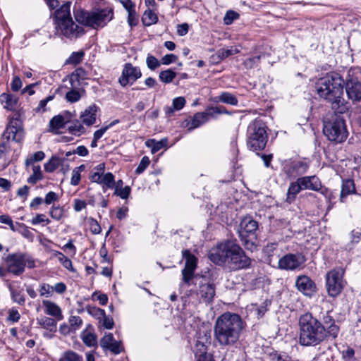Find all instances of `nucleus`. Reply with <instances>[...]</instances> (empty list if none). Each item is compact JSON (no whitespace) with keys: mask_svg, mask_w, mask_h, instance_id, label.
Masks as SVG:
<instances>
[{"mask_svg":"<svg viewBox=\"0 0 361 361\" xmlns=\"http://www.w3.org/2000/svg\"><path fill=\"white\" fill-rule=\"evenodd\" d=\"M244 329L240 315L229 312L219 316L214 326V336L219 345L231 347L239 341Z\"/></svg>","mask_w":361,"mask_h":361,"instance_id":"f257e3e1","label":"nucleus"},{"mask_svg":"<svg viewBox=\"0 0 361 361\" xmlns=\"http://www.w3.org/2000/svg\"><path fill=\"white\" fill-rule=\"evenodd\" d=\"M209 259L219 265L226 264L232 270L246 269L251 264L243 250L232 240L219 244L210 252Z\"/></svg>","mask_w":361,"mask_h":361,"instance_id":"f03ea898","label":"nucleus"},{"mask_svg":"<svg viewBox=\"0 0 361 361\" xmlns=\"http://www.w3.org/2000/svg\"><path fill=\"white\" fill-rule=\"evenodd\" d=\"M298 326V343L300 345L316 346L327 338L322 322L311 313L306 312L299 317Z\"/></svg>","mask_w":361,"mask_h":361,"instance_id":"7ed1b4c3","label":"nucleus"},{"mask_svg":"<svg viewBox=\"0 0 361 361\" xmlns=\"http://www.w3.org/2000/svg\"><path fill=\"white\" fill-rule=\"evenodd\" d=\"M315 88L318 95L330 102L334 109L343 105V80L338 73H327L317 81Z\"/></svg>","mask_w":361,"mask_h":361,"instance_id":"20e7f679","label":"nucleus"},{"mask_svg":"<svg viewBox=\"0 0 361 361\" xmlns=\"http://www.w3.org/2000/svg\"><path fill=\"white\" fill-rule=\"evenodd\" d=\"M74 17L80 24L97 30L104 27L113 19L114 12L112 9L109 8L91 12L78 9L74 11Z\"/></svg>","mask_w":361,"mask_h":361,"instance_id":"39448f33","label":"nucleus"},{"mask_svg":"<svg viewBox=\"0 0 361 361\" xmlns=\"http://www.w3.org/2000/svg\"><path fill=\"white\" fill-rule=\"evenodd\" d=\"M323 133L329 140L336 143L343 142L348 135L344 119L337 114L324 120Z\"/></svg>","mask_w":361,"mask_h":361,"instance_id":"423d86ee","label":"nucleus"},{"mask_svg":"<svg viewBox=\"0 0 361 361\" xmlns=\"http://www.w3.org/2000/svg\"><path fill=\"white\" fill-rule=\"evenodd\" d=\"M268 140L266 128L261 121H255L250 124L247 130V147L253 151L264 149Z\"/></svg>","mask_w":361,"mask_h":361,"instance_id":"0eeeda50","label":"nucleus"},{"mask_svg":"<svg viewBox=\"0 0 361 361\" xmlns=\"http://www.w3.org/2000/svg\"><path fill=\"white\" fill-rule=\"evenodd\" d=\"M6 271L14 276H20L25 271V267L32 269L35 267V260L28 255L21 252L9 254L5 259Z\"/></svg>","mask_w":361,"mask_h":361,"instance_id":"6e6552de","label":"nucleus"},{"mask_svg":"<svg viewBox=\"0 0 361 361\" xmlns=\"http://www.w3.org/2000/svg\"><path fill=\"white\" fill-rule=\"evenodd\" d=\"M210 344V333L206 331H200L195 346L196 361H214L212 355L207 353L208 347Z\"/></svg>","mask_w":361,"mask_h":361,"instance_id":"1a4fd4ad","label":"nucleus"},{"mask_svg":"<svg viewBox=\"0 0 361 361\" xmlns=\"http://www.w3.org/2000/svg\"><path fill=\"white\" fill-rule=\"evenodd\" d=\"M183 257L185 259L184 269L181 271L182 283L180 286L186 285L190 286L195 277V271L197 268V259L189 250L182 251Z\"/></svg>","mask_w":361,"mask_h":361,"instance_id":"9d476101","label":"nucleus"},{"mask_svg":"<svg viewBox=\"0 0 361 361\" xmlns=\"http://www.w3.org/2000/svg\"><path fill=\"white\" fill-rule=\"evenodd\" d=\"M326 284L328 294L336 297L343 288V273L338 270H331L326 274Z\"/></svg>","mask_w":361,"mask_h":361,"instance_id":"9b49d317","label":"nucleus"},{"mask_svg":"<svg viewBox=\"0 0 361 361\" xmlns=\"http://www.w3.org/2000/svg\"><path fill=\"white\" fill-rule=\"evenodd\" d=\"M56 28L59 33L69 39H76L85 32L83 27L77 25L73 20L61 23Z\"/></svg>","mask_w":361,"mask_h":361,"instance_id":"f8f14e48","label":"nucleus"},{"mask_svg":"<svg viewBox=\"0 0 361 361\" xmlns=\"http://www.w3.org/2000/svg\"><path fill=\"white\" fill-rule=\"evenodd\" d=\"M305 262V257L300 254H287L279 260V268L286 270H294Z\"/></svg>","mask_w":361,"mask_h":361,"instance_id":"ddd939ff","label":"nucleus"},{"mask_svg":"<svg viewBox=\"0 0 361 361\" xmlns=\"http://www.w3.org/2000/svg\"><path fill=\"white\" fill-rule=\"evenodd\" d=\"M141 76L142 73L139 68L133 66L130 63H127L123 67L118 81L121 86L126 87L128 84H133Z\"/></svg>","mask_w":361,"mask_h":361,"instance_id":"4468645a","label":"nucleus"},{"mask_svg":"<svg viewBox=\"0 0 361 361\" xmlns=\"http://www.w3.org/2000/svg\"><path fill=\"white\" fill-rule=\"evenodd\" d=\"M308 167V164L303 161H289L283 164V171L289 178H295L305 173Z\"/></svg>","mask_w":361,"mask_h":361,"instance_id":"2eb2a0df","label":"nucleus"},{"mask_svg":"<svg viewBox=\"0 0 361 361\" xmlns=\"http://www.w3.org/2000/svg\"><path fill=\"white\" fill-rule=\"evenodd\" d=\"M215 293V285L213 283L204 281L200 283L197 295L200 302L210 304L213 302Z\"/></svg>","mask_w":361,"mask_h":361,"instance_id":"dca6fc26","label":"nucleus"},{"mask_svg":"<svg viewBox=\"0 0 361 361\" xmlns=\"http://www.w3.org/2000/svg\"><path fill=\"white\" fill-rule=\"evenodd\" d=\"M295 286L299 291L308 297L313 295L317 290L314 282L305 275L299 276L297 278Z\"/></svg>","mask_w":361,"mask_h":361,"instance_id":"f3484780","label":"nucleus"},{"mask_svg":"<svg viewBox=\"0 0 361 361\" xmlns=\"http://www.w3.org/2000/svg\"><path fill=\"white\" fill-rule=\"evenodd\" d=\"M100 345L104 350H109L114 354H119L123 351L121 341L114 339L111 333L106 334L100 340Z\"/></svg>","mask_w":361,"mask_h":361,"instance_id":"a211bd4d","label":"nucleus"},{"mask_svg":"<svg viewBox=\"0 0 361 361\" xmlns=\"http://www.w3.org/2000/svg\"><path fill=\"white\" fill-rule=\"evenodd\" d=\"M240 226L239 235L242 238H245L247 234H255L258 228V223L248 216L241 221Z\"/></svg>","mask_w":361,"mask_h":361,"instance_id":"6ab92c4d","label":"nucleus"},{"mask_svg":"<svg viewBox=\"0 0 361 361\" xmlns=\"http://www.w3.org/2000/svg\"><path fill=\"white\" fill-rule=\"evenodd\" d=\"M71 3L68 1L61 5L55 12V23L56 26L61 24V23H66L68 20H72L73 18L71 14Z\"/></svg>","mask_w":361,"mask_h":361,"instance_id":"aec40b11","label":"nucleus"},{"mask_svg":"<svg viewBox=\"0 0 361 361\" xmlns=\"http://www.w3.org/2000/svg\"><path fill=\"white\" fill-rule=\"evenodd\" d=\"M210 120V116L208 114L207 110L204 112L196 113L191 120H185L184 123L185 126L188 127L189 130H192L207 123Z\"/></svg>","mask_w":361,"mask_h":361,"instance_id":"412c9836","label":"nucleus"},{"mask_svg":"<svg viewBox=\"0 0 361 361\" xmlns=\"http://www.w3.org/2000/svg\"><path fill=\"white\" fill-rule=\"evenodd\" d=\"M322 325L326 332V338L331 337L335 338L337 337L339 327L335 324L334 318L329 313L324 316Z\"/></svg>","mask_w":361,"mask_h":361,"instance_id":"4be33fe9","label":"nucleus"},{"mask_svg":"<svg viewBox=\"0 0 361 361\" xmlns=\"http://www.w3.org/2000/svg\"><path fill=\"white\" fill-rule=\"evenodd\" d=\"M42 305L44 307V313L47 315L53 317L57 321H61L63 319L62 310L56 302L44 300H42Z\"/></svg>","mask_w":361,"mask_h":361,"instance_id":"5701e85b","label":"nucleus"},{"mask_svg":"<svg viewBox=\"0 0 361 361\" xmlns=\"http://www.w3.org/2000/svg\"><path fill=\"white\" fill-rule=\"evenodd\" d=\"M98 109L95 104L87 106L80 114V118L82 123L87 126L94 124Z\"/></svg>","mask_w":361,"mask_h":361,"instance_id":"b1692460","label":"nucleus"},{"mask_svg":"<svg viewBox=\"0 0 361 361\" xmlns=\"http://www.w3.org/2000/svg\"><path fill=\"white\" fill-rule=\"evenodd\" d=\"M298 180L302 190L319 191L321 189V181L315 176H304L298 178Z\"/></svg>","mask_w":361,"mask_h":361,"instance_id":"393cba45","label":"nucleus"},{"mask_svg":"<svg viewBox=\"0 0 361 361\" xmlns=\"http://www.w3.org/2000/svg\"><path fill=\"white\" fill-rule=\"evenodd\" d=\"M3 137L7 140L12 139L13 140L19 142L23 138V131L22 129L9 124L5 130Z\"/></svg>","mask_w":361,"mask_h":361,"instance_id":"a878e982","label":"nucleus"},{"mask_svg":"<svg viewBox=\"0 0 361 361\" xmlns=\"http://www.w3.org/2000/svg\"><path fill=\"white\" fill-rule=\"evenodd\" d=\"M356 188L354 180L352 179L343 180L341 185V190L340 195V200L343 202L345 198L350 195L355 194Z\"/></svg>","mask_w":361,"mask_h":361,"instance_id":"bb28decb","label":"nucleus"},{"mask_svg":"<svg viewBox=\"0 0 361 361\" xmlns=\"http://www.w3.org/2000/svg\"><path fill=\"white\" fill-rule=\"evenodd\" d=\"M89 328H92L90 324L82 331L81 339L82 342L88 347H94L97 345V336L92 331H90Z\"/></svg>","mask_w":361,"mask_h":361,"instance_id":"cd10ccee","label":"nucleus"},{"mask_svg":"<svg viewBox=\"0 0 361 361\" xmlns=\"http://www.w3.org/2000/svg\"><path fill=\"white\" fill-rule=\"evenodd\" d=\"M214 102H222L232 106H237L238 100L233 94L228 92H223L219 96L213 99Z\"/></svg>","mask_w":361,"mask_h":361,"instance_id":"c85d7f7f","label":"nucleus"},{"mask_svg":"<svg viewBox=\"0 0 361 361\" xmlns=\"http://www.w3.org/2000/svg\"><path fill=\"white\" fill-rule=\"evenodd\" d=\"M55 318L42 317L37 319V323L43 329L55 332L56 331L57 323Z\"/></svg>","mask_w":361,"mask_h":361,"instance_id":"c756f323","label":"nucleus"},{"mask_svg":"<svg viewBox=\"0 0 361 361\" xmlns=\"http://www.w3.org/2000/svg\"><path fill=\"white\" fill-rule=\"evenodd\" d=\"M301 190H302V188L298 179L296 181L291 183L288 189L286 202L290 204L292 203Z\"/></svg>","mask_w":361,"mask_h":361,"instance_id":"7c9ffc66","label":"nucleus"},{"mask_svg":"<svg viewBox=\"0 0 361 361\" xmlns=\"http://www.w3.org/2000/svg\"><path fill=\"white\" fill-rule=\"evenodd\" d=\"M168 144V140L166 138L161 139L157 141L154 139H149L145 142V145L147 147L151 148L152 154H154L165 147Z\"/></svg>","mask_w":361,"mask_h":361,"instance_id":"2f4dec72","label":"nucleus"},{"mask_svg":"<svg viewBox=\"0 0 361 361\" xmlns=\"http://www.w3.org/2000/svg\"><path fill=\"white\" fill-rule=\"evenodd\" d=\"M0 101L4 107L8 110H13L17 103V99L14 96L6 93L0 95Z\"/></svg>","mask_w":361,"mask_h":361,"instance_id":"473e14b6","label":"nucleus"},{"mask_svg":"<svg viewBox=\"0 0 361 361\" xmlns=\"http://www.w3.org/2000/svg\"><path fill=\"white\" fill-rule=\"evenodd\" d=\"M142 20L145 26H150L157 23L158 17L154 13V10L147 9L143 14Z\"/></svg>","mask_w":361,"mask_h":361,"instance_id":"72a5a7b5","label":"nucleus"},{"mask_svg":"<svg viewBox=\"0 0 361 361\" xmlns=\"http://www.w3.org/2000/svg\"><path fill=\"white\" fill-rule=\"evenodd\" d=\"M63 161L64 159L52 157L47 163H45L44 170L48 173H51L61 166Z\"/></svg>","mask_w":361,"mask_h":361,"instance_id":"f704fd0d","label":"nucleus"},{"mask_svg":"<svg viewBox=\"0 0 361 361\" xmlns=\"http://www.w3.org/2000/svg\"><path fill=\"white\" fill-rule=\"evenodd\" d=\"M69 132L74 135H80L85 133V129L83 126V123L82 121L75 120L71 123V125L68 126Z\"/></svg>","mask_w":361,"mask_h":361,"instance_id":"c9c22d12","label":"nucleus"},{"mask_svg":"<svg viewBox=\"0 0 361 361\" xmlns=\"http://www.w3.org/2000/svg\"><path fill=\"white\" fill-rule=\"evenodd\" d=\"M66 123V121L62 115H57L51 119L49 122V127L52 131H56L62 128L65 126Z\"/></svg>","mask_w":361,"mask_h":361,"instance_id":"e433bc0d","label":"nucleus"},{"mask_svg":"<svg viewBox=\"0 0 361 361\" xmlns=\"http://www.w3.org/2000/svg\"><path fill=\"white\" fill-rule=\"evenodd\" d=\"M104 169V165L103 164H99L97 166H96L93 169V171L90 175V178L91 180V181L100 184L102 178V176L104 174V173H103Z\"/></svg>","mask_w":361,"mask_h":361,"instance_id":"4c0bfd02","label":"nucleus"},{"mask_svg":"<svg viewBox=\"0 0 361 361\" xmlns=\"http://www.w3.org/2000/svg\"><path fill=\"white\" fill-rule=\"evenodd\" d=\"M87 74L85 71L82 68H76L71 75L70 82L72 87H74L75 82H79L80 80L86 79Z\"/></svg>","mask_w":361,"mask_h":361,"instance_id":"58836bf2","label":"nucleus"},{"mask_svg":"<svg viewBox=\"0 0 361 361\" xmlns=\"http://www.w3.org/2000/svg\"><path fill=\"white\" fill-rule=\"evenodd\" d=\"M176 76V73L172 69H167L159 73V78L164 83H170Z\"/></svg>","mask_w":361,"mask_h":361,"instance_id":"ea45409f","label":"nucleus"},{"mask_svg":"<svg viewBox=\"0 0 361 361\" xmlns=\"http://www.w3.org/2000/svg\"><path fill=\"white\" fill-rule=\"evenodd\" d=\"M43 178V175L39 166H33L32 174L27 178V183L35 184Z\"/></svg>","mask_w":361,"mask_h":361,"instance_id":"a19ab883","label":"nucleus"},{"mask_svg":"<svg viewBox=\"0 0 361 361\" xmlns=\"http://www.w3.org/2000/svg\"><path fill=\"white\" fill-rule=\"evenodd\" d=\"M9 289L11 291V298L13 302L20 305H23L25 302V298L22 291L13 289L11 287H10Z\"/></svg>","mask_w":361,"mask_h":361,"instance_id":"79ce46f5","label":"nucleus"},{"mask_svg":"<svg viewBox=\"0 0 361 361\" xmlns=\"http://www.w3.org/2000/svg\"><path fill=\"white\" fill-rule=\"evenodd\" d=\"M85 169L84 165H80L78 167H75L72 171V176L71 179V184L72 185L76 186L80 183V180L81 178V171Z\"/></svg>","mask_w":361,"mask_h":361,"instance_id":"37998d69","label":"nucleus"},{"mask_svg":"<svg viewBox=\"0 0 361 361\" xmlns=\"http://www.w3.org/2000/svg\"><path fill=\"white\" fill-rule=\"evenodd\" d=\"M100 184L106 186L108 188H114L115 185L114 176L110 172L104 173Z\"/></svg>","mask_w":361,"mask_h":361,"instance_id":"c03bdc74","label":"nucleus"},{"mask_svg":"<svg viewBox=\"0 0 361 361\" xmlns=\"http://www.w3.org/2000/svg\"><path fill=\"white\" fill-rule=\"evenodd\" d=\"M207 110L210 118H215L216 114H230V112L223 106L209 107Z\"/></svg>","mask_w":361,"mask_h":361,"instance_id":"a18cd8bd","label":"nucleus"},{"mask_svg":"<svg viewBox=\"0 0 361 361\" xmlns=\"http://www.w3.org/2000/svg\"><path fill=\"white\" fill-rule=\"evenodd\" d=\"M240 52L237 47H231V49H221L217 51L219 58L221 59H226L231 55L236 54Z\"/></svg>","mask_w":361,"mask_h":361,"instance_id":"49530a36","label":"nucleus"},{"mask_svg":"<svg viewBox=\"0 0 361 361\" xmlns=\"http://www.w3.org/2000/svg\"><path fill=\"white\" fill-rule=\"evenodd\" d=\"M63 214L64 209L60 206H52L50 209L49 214L54 220H61L63 216Z\"/></svg>","mask_w":361,"mask_h":361,"instance_id":"de8ad7c7","label":"nucleus"},{"mask_svg":"<svg viewBox=\"0 0 361 361\" xmlns=\"http://www.w3.org/2000/svg\"><path fill=\"white\" fill-rule=\"evenodd\" d=\"M20 319V314L18 311L12 307L8 310V316L6 317V321L11 324L18 322Z\"/></svg>","mask_w":361,"mask_h":361,"instance_id":"09e8293b","label":"nucleus"},{"mask_svg":"<svg viewBox=\"0 0 361 361\" xmlns=\"http://www.w3.org/2000/svg\"><path fill=\"white\" fill-rule=\"evenodd\" d=\"M81 98V94L79 90L72 89L66 94V99L71 103L79 101Z\"/></svg>","mask_w":361,"mask_h":361,"instance_id":"8fccbe9b","label":"nucleus"},{"mask_svg":"<svg viewBox=\"0 0 361 361\" xmlns=\"http://www.w3.org/2000/svg\"><path fill=\"white\" fill-rule=\"evenodd\" d=\"M44 157L45 154L42 151L36 152L25 160V164L28 166L30 164H33L35 161H42L44 159Z\"/></svg>","mask_w":361,"mask_h":361,"instance_id":"3c124183","label":"nucleus"},{"mask_svg":"<svg viewBox=\"0 0 361 361\" xmlns=\"http://www.w3.org/2000/svg\"><path fill=\"white\" fill-rule=\"evenodd\" d=\"M39 295L42 297V296L49 297L53 293L52 286H50L48 283H43L40 284V286H39Z\"/></svg>","mask_w":361,"mask_h":361,"instance_id":"603ef678","label":"nucleus"},{"mask_svg":"<svg viewBox=\"0 0 361 361\" xmlns=\"http://www.w3.org/2000/svg\"><path fill=\"white\" fill-rule=\"evenodd\" d=\"M84 56V52L83 51H78V52H73L68 59L67 60L68 63L71 64H78L83 59Z\"/></svg>","mask_w":361,"mask_h":361,"instance_id":"864d4df0","label":"nucleus"},{"mask_svg":"<svg viewBox=\"0 0 361 361\" xmlns=\"http://www.w3.org/2000/svg\"><path fill=\"white\" fill-rule=\"evenodd\" d=\"M356 92L354 95V99L359 100L361 99V83H357L354 86H353L351 88H349L347 90V93L349 95L350 97L353 98L352 94Z\"/></svg>","mask_w":361,"mask_h":361,"instance_id":"5fc2aeb1","label":"nucleus"},{"mask_svg":"<svg viewBox=\"0 0 361 361\" xmlns=\"http://www.w3.org/2000/svg\"><path fill=\"white\" fill-rule=\"evenodd\" d=\"M239 18V14L234 11L229 10L226 12L224 18V23L225 25H231L234 20Z\"/></svg>","mask_w":361,"mask_h":361,"instance_id":"6e6d98bb","label":"nucleus"},{"mask_svg":"<svg viewBox=\"0 0 361 361\" xmlns=\"http://www.w3.org/2000/svg\"><path fill=\"white\" fill-rule=\"evenodd\" d=\"M146 63H147L148 68H149L152 71H154L156 68H157L158 67H159L160 64H161L160 61H158V59L157 58H155L154 56H153L152 55H149L147 57Z\"/></svg>","mask_w":361,"mask_h":361,"instance_id":"4d7b16f0","label":"nucleus"},{"mask_svg":"<svg viewBox=\"0 0 361 361\" xmlns=\"http://www.w3.org/2000/svg\"><path fill=\"white\" fill-rule=\"evenodd\" d=\"M69 324L73 331L80 328L82 324V320L79 316H71L69 318Z\"/></svg>","mask_w":361,"mask_h":361,"instance_id":"13d9d810","label":"nucleus"},{"mask_svg":"<svg viewBox=\"0 0 361 361\" xmlns=\"http://www.w3.org/2000/svg\"><path fill=\"white\" fill-rule=\"evenodd\" d=\"M150 160L148 157L145 156L142 158L138 166L137 167L135 172L137 174L142 173L149 165Z\"/></svg>","mask_w":361,"mask_h":361,"instance_id":"bf43d9fd","label":"nucleus"},{"mask_svg":"<svg viewBox=\"0 0 361 361\" xmlns=\"http://www.w3.org/2000/svg\"><path fill=\"white\" fill-rule=\"evenodd\" d=\"M105 329H111L114 326V322L111 317L106 316V312L104 317L101 318V322H99Z\"/></svg>","mask_w":361,"mask_h":361,"instance_id":"052dcab7","label":"nucleus"},{"mask_svg":"<svg viewBox=\"0 0 361 361\" xmlns=\"http://www.w3.org/2000/svg\"><path fill=\"white\" fill-rule=\"evenodd\" d=\"M82 358L73 351H68L64 353L63 361H82Z\"/></svg>","mask_w":361,"mask_h":361,"instance_id":"680f3d73","label":"nucleus"},{"mask_svg":"<svg viewBox=\"0 0 361 361\" xmlns=\"http://www.w3.org/2000/svg\"><path fill=\"white\" fill-rule=\"evenodd\" d=\"M355 350L352 348H347L342 351V357L344 361H355Z\"/></svg>","mask_w":361,"mask_h":361,"instance_id":"e2e57ef3","label":"nucleus"},{"mask_svg":"<svg viewBox=\"0 0 361 361\" xmlns=\"http://www.w3.org/2000/svg\"><path fill=\"white\" fill-rule=\"evenodd\" d=\"M45 223L46 224H49L50 223V220L47 219L45 214H38L31 220V224L32 225H37L39 224Z\"/></svg>","mask_w":361,"mask_h":361,"instance_id":"0e129e2a","label":"nucleus"},{"mask_svg":"<svg viewBox=\"0 0 361 361\" xmlns=\"http://www.w3.org/2000/svg\"><path fill=\"white\" fill-rule=\"evenodd\" d=\"M90 230L93 234H99L102 231V228L98 221L92 218L89 219Z\"/></svg>","mask_w":361,"mask_h":361,"instance_id":"69168bd1","label":"nucleus"},{"mask_svg":"<svg viewBox=\"0 0 361 361\" xmlns=\"http://www.w3.org/2000/svg\"><path fill=\"white\" fill-rule=\"evenodd\" d=\"M185 102L186 101L184 97H178L173 99L172 106H173V109L179 111L184 107Z\"/></svg>","mask_w":361,"mask_h":361,"instance_id":"338daca9","label":"nucleus"},{"mask_svg":"<svg viewBox=\"0 0 361 361\" xmlns=\"http://www.w3.org/2000/svg\"><path fill=\"white\" fill-rule=\"evenodd\" d=\"M275 361H300L286 353L275 354L273 357Z\"/></svg>","mask_w":361,"mask_h":361,"instance_id":"774afa93","label":"nucleus"}]
</instances>
